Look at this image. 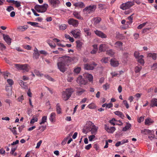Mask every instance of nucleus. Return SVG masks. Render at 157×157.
I'll list each match as a JSON object with an SVG mask.
<instances>
[{
    "mask_svg": "<svg viewBox=\"0 0 157 157\" xmlns=\"http://www.w3.org/2000/svg\"><path fill=\"white\" fill-rule=\"evenodd\" d=\"M85 69L87 70H93L94 68V67L92 66V65L85 64L84 65Z\"/></svg>",
    "mask_w": 157,
    "mask_h": 157,
    "instance_id": "21",
    "label": "nucleus"
},
{
    "mask_svg": "<svg viewBox=\"0 0 157 157\" xmlns=\"http://www.w3.org/2000/svg\"><path fill=\"white\" fill-rule=\"evenodd\" d=\"M40 6V13H44L45 12L48 7V5L47 4H44L43 5Z\"/></svg>",
    "mask_w": 157,
    "mask_h": 157,
    "instance_id": "16",
    "label": "nucleus"
},
{
    "mask_svg": "<svg viewBox=\"0 0 157 157\" xmlns=\"http://www.w3.org/2000/svg\"><path fill=\"white\" fill-rule=\"evenodd\" d=\"M71 62L72 61H73V63H75L76 62L78 59V58L77 56H74L72 57H71Z\"/></svg>",
    "mask_w": 157,
    "mask_h": 157,
    "instance_id": "43",
    "label": "nucleus"
},
{
    "mask_svg": "<svg viewBox=\"0 0 157 157\" xmlns=\"http://www.w3.org/2000/svg\"><path fill=\"white\" fill-rule=\"evenodd\" d=\"M58 68L63 73L65 72L67 69L66 66V65L60 61H58L57 63Z\"/></svg>",
    "mask_w": 157,
    "mask_h": 157,
    "instance_id": "5",
    "label": "nucleus"
},
{
    "mask_svg": "<svg viewBox=\"0 0 157 157\" xmlns=\"http://www.w3.org/2000/svg\"><path fill=\"white\" fill-rule=\"evenodd\" d=\"M73 91L71 89H67L62 92V98L65 100H67L70 98Z\"/></svg>",
    "mask_w": 157,
    "mask_h": 157,
    "instance_id": "1",
    "label": "nucleus"
},
{
    "mask_svg": "<svg viewBox=\"0 0 157 157\" xmlns=\"http://www.w3.org/2000/svg\"><path fill=\"white\" fill-rule=\"evenodd\" d=\"M3 38L4 40L9 45H10L11 43V39L8 35H3Z\"/></svg>",
    "mask_w": 157,
    "mask_h": 157,
    "instance_id": "15",
    "label": "nucleus"
},
{
    "mask_svg": "<svg viewBox=\"0 0 157 157\" xmlns=\"http://www.w3.org/2000/svg\"><path fill=\"white\" fill-rule=\"evenodd\" d=\"M154 122L153 121L148 118L145 120V124L146 125H149Z\"/></svg>",
    "mask_w": 157,
    "mask_h": 157,
    "instance_id": "27",
    "label": "nucleus"
},
{
    "mask_svg": "<svg viewBox=\"0 0 157 157\" xmlns=\"http://www.w3.org/2000/svg\"><path fill=\"white\" fill-rule=\"evenodd\" d=\"M147 23V22L144 23L143 24H141L140 25L137 27V28L138 29H142L143 27H144L145 25H146Z\"/></svg>",
    "mask_w": 157,
    "mask_h": 157,
    "instance_id": "57",
    "label": "nucleus"
},
{
    "mask_svg": "<svg viewBox=\"0 0 157 157\" xmlns=\"http://www.w3.org/2000/svg\"><path fill=\"white\" fill-rule=\"evenodd\" d=\"M67 28V26L65 24H63L59 26L60 29L61 30H64Z\"/></svg>",
    "mask_w": 157,
    "mask_h": 157,
    "instance_id": "52",
    "label": "nucleus"
},
{
    "mask_svg": "<svg viewBox=\"0 0 157 157\" xmlns=\"http://www.w3.org/2000/svg\"><path fill=\"white\" fill-rule=\"evenodd\" d=\"M109 61V59L108 57H103L101 60V61L102 63H107Z\"/></svg>",
    "mask_w": 157,
    "mask_h": 157,
    "instance_id": "47",
    "label": "nucleus"
},
{
    "mask_svg": "<svg viewBox=\"0 0 157 157\" xmlns=\"http://www.w3.org/2000/svg\"><path fill=\"white\" fill-rule=\"evenodd\" d=\"M34 73L36 74V75L38 76H40V77H42L43 75V74H40L39 72L38 71H34Z\"/></svg>",
    "mask_w": 157,
    "mask_h": 157,
    "instance_id": "63",
    "label": "nucleus"
},
{
    "mask_svg": "<svg viewBox=\"0 0 157 157\" xmlns=\"http://www.w3.org/2000/svg\"><path fill=\"white\" fill-rule=\"evenodd\" d=\"M47 119V117L46 116H44L42 117L41 119V121L40 123V124H44L46 122Z\"/></svg>",
    "mask_w": 157,
    "mask_h": 157,
    "instance_id": "37",
    "label": "nucleus"
},
{
    "mask_svg": "<svg viewBox=\"0 0 157 157\" xmlns=\"http://www.w3.org/2000/svg\"><path fill=\"white\" fill-rule=\"evenodd\" d=\"M95 33L99 37L102 38H105L107 37V36L102 32L98 30L94 31Z\"/></svg>",
    "mask_w": 157,
    "mask_h": 157,
    "instance_id": "8",
    "label": "nucleus"
},
{
    "mask_svg": "<svg viewBox=\"0 0 157 157\" xmlns=\"http://www.w3.org/2000/svg\"><path fill=\"white\" fill-rule=\"evenodd\" d=\"M28 23L30 24L32 26H36V27H41L40 26L37 25H38V23L37 22H28Z\"/></svg>",
    "mask_w": 157,
    "mask_h": 157,
    "instance_id": "40",
    "label": "nucleus"
},
{
    "mask_svg": "<svg viewBox=\"0 0 157 157\" xmlns=\"http://www.w3.org/2000/svg\"><path fill=\"white\" fill-rule=\"evenodd\" d=\"M34 8L38 12L40 13V6L36 5L34 7Z\"/></svg>",
    "mask_w": 157,
    "mask_h": 157,
    "instance_id": "49",
    "label": "nucleus"
},
{
    "mask_svg": "<svg viewBox=\"0 0 157 157\" xmlns=\"http://www.w3.org/2000/svg\"><path fill=\"white\" fill-rule=\"evenodd\" d=\"M86 77L90 82L92 81L93 80V76L90 74H87L86 75Z\"/></svg>",
    "mask_w": 157,
    "mask_h": 157,
    "instance_id": "36",
    "label": "nucleus"
},
{
    "mask_svg": "<svg viewBox=\"0 0 157 157\" xmlns=\"http://www.w3.org/2000/svg\"><path fill=\"white\" fill-rule=\"evenodd\" d=\"M28 27L27 25H25L23 26H19L17 29L19 31H24L28 28Z\"/></svg>",
    "mask_w": 157,
    "mask_h": 157,
    "instance_id": "25",
    "label": "nucleus"
},
{
    "mask_svg": "<svg viewBox=\"0 0 157 157\" xmlns=\"http://www.w3.org/2000/svg\"><path fill=\"white\" fill-rule=\"evenodd\" d=\"M114 53V52L112 50H109L106 51V54L109 56H113Z\"/></svg>",
    "mask_w": 157,
    "mask_h": 157,
    "instance_id": "48",
    "label": "nucleus"
},
{
    "mask_svg": "<svg viewBox=\"0 0 157 157\" xmlns=\"http://www.w3.org/2000/svg\"><path fill=\"white\" fill-rule=\"evenodd\" d=\"M110 64L113 67H117L119 64L118 61L115 59H112L110 60Z\"/></svg>",
    "mask_w": 157,
    "mask_h": 157,
    "instance_id": "14",
    "label": "nucleus"
},
{
    "mask_svg": "<svg viewBox=\"0 0 157 157\" xmlns=\"http://www.w3.org/2000/svg\"><path fill=\"white\" fill-rule=\"evenodd\" d=\"M134 5V2H128L122 4L120 6V8L124 10L128 9Z\"/></svg>",
    "mask_w": 157,
    "mask_h": 157,
    "instance_id": "4",
    "label": "nucleus"
},
{
    "mask_svg": "<svg viewBox=\"0 0 157 157\" xmlns=\"http://www.w3.org/2000/svg\"><path fill=\"white\" fill-rule=\"evenodd\" d=\"M105 129L109 133H113L115 131L116 128L114 127H109L106 124L105 125Z\"/></svg>",
    "mask_w": 157,
    "mask_h": 157,
    "instance_id": "12",
    "label": "nucleus"
},
{
    "mask_svg": "<svg viewBox=\"0 0 157 157\" xmlns=\"http://www.w3.org/2000/svg\"><path fill=\"white\" fill-rule=\"evenodd\" d=\"M65 36L66 38L68 39L71 42H74V39L70 36L69 35L66 34L65 35Z\"/></svg>",
    "mask_w": 157,
    "mask_h": 157,
    "instance_id": "42",
    "label": "nucleus"
},
{
    "mask_svg": "<svg viewBox=\"0 0 157 157\" xmlns=\"http://www.w3.org/2000/svg\"><path fill=\"white\" fill-rule=\"evenodd\" d=\"M96 9L95 5L89 6L86 7L83 10V12H86V14L94 12Z\"/></svg>",
    "mask_w": 157,
    "mask_h": 157,
    "instance_id": "3",
    "label": "nucleus"
},
{
    "mask_svg": "<svg viewBox=\"0 0 157 157\" xmlns=\"http://www.w3.org/2000/svg\"><path fill=\"white\" fill-rule=\"evenodd\" d=\"M87 124L90 126V130L91 133L93 134H95L97 132L98 128L94 125V124L91 122L89 121L88 122Z\"/></svg>",
    "mask_w": 157,
    "mask_h": 157,
    "instance_id": "6",
    "label": "nucleus"
},
{
    "mask_svg": "<svg viewBox=\"0 0 157 157\" xmlns=\"http://www.w3.org/2000/svg\"><path fill=\"white\" fill-rule=\"evenodd\" d=\"M56 109L57 113L58 114L62 113V109L59 103H57L56 105Z\"/></svg>",
    "mask_w": 157,
    "mask_h": 157,
    "instance_id": "26",
    "label": "nucleus"
},
{
    "mask_svg": "<svg viewBox=\"0 0 157 157\" xmlns=\"http://www.w3.org/2000/svg\"><path fill=\"white\" fill-rule=\"evenodd\" d=\"M123 103L126 106V108L127 109H128L129 107V105L128 104V103L127 101L126 100H124L123 101Z\"/></svg>",
    "mask_w": 157,
    "mask_h": 157,
    "instance_id": "64",
    "label": "nucleus"
},
{
    "mask_svg": "<svg viewBox=\"0 0 157 157\" xmlns=\"http://www.w3.org/2000/svg\"><path fill=\"white\" fill-rule=\"evenodd\" d=\"M145 130V131L146 132V133L147 134H148L149 135H152V134H153L154 132L153 130L151 131L147 129H146Z\"/></svg>",
    "mask_w": 157,
    "mask_h": 157,
    "instance_id": "60",
    "label": "nucleus"
},
{
    "mask_svg": "<svg viewBox=\"0 0 157 157\" xmlns=\"http://www.w3.org/2000/svg\"><path fill=\"white\" fill-rule=\"evenodd\" d=\"M131 125L129 123H127L125 127H124L123 128L122 131H125L128 130L131 127Z\"/></svg>",
    "mask_w": 157,
    "mask_h": 157,
    "instance_id": "33",
    "label": "nucleus"
},
{
    "mask_svg": "<svg viewBox=\"0 0 157 157\" xmlns=\"http://www.w3.org/2000/svg\"><path fill=\"white\" fill-rule=\"evenodd\" d=\"M103 87L105 90H106L110 87V84L106 83L103 85Z\"/></svg>",
    "mask_w": 157,
    "mask_h": 157,
    "instance_id": "44",
    "label": "nucleus"
},
{
    "mask_svg": "<svg viewBox=\"0 0 157 157\" xmlns=\"http://www.w3.org/2000/svg\"><path fill=\"white\" fill-rule=\"evenodd\" d=\"M19 83L23 88L24 89H26L27 88V86L25 84L24 82L22 80L19 81Z\"/></svg>",
    "mask_w": 157,
    "mask_h": 157,
    "instance_id": "35",
    "label": "nucleus"
},
{
    "mask_svg": "<svg viewBox=\"0 0 157 157\" xmlns=\"http://www.w3.org/2000/svg\"><path fill=\"white\" fill-rule=\"evenodd\" d=\"M22 64H14L15 67L18 70H21Z\"/></svg>",
    "mask_w": 157,
    "mask_h": 157,
    "instance_id": "55",
    "label": "nucleus"
},
{
    "mask_svg": "<svg viewBox=\"0 0 157 157\" xmlns=\"http://www.w3.org/2000/svg\"><path fill=\"white\" fill-rule=\"evenodd\" d=\"M68 23L69 24L72 25L74 27H77L78 25V23L77 20L71 18L68 20Z\"/></svg>",
    "mask_w": 157,
    "mask_h": 157,
    "instance_id": "9",
    "label": "nucleus"
},
{
    "mask_svg": "<svg viewBox=\"0 0 157 157\" xmlns=\"http://www.w3.org/2000/svg\"><path fill=\"white\" fill-rule=\"evenodd\" d=\"M133 14L128 17L127 18V19L129 21V22H128V23L129 24H131L132 22V20L133 19V17H132V16Z\"/></svg>",
    "mask_w": 157,
    "mask_h": 157,
    "instance_id": "56",
    "label": "nucleus"
},
{
    "mask_svg": "<svg viewBox=\"0 0 157 157\" xmlns=\"http://www.w3.org/2000/svg\"><path fill=\"white\" fill-rule=\"evenodd\" d=\"M74 5L75 7L82 8L85 7V5L82 2H78L74 3Z\"/></svg>",
    "mask_w": 157,
    "mask_h": 157,
    "instance_id": "18",
    "label": "nucleus"
},
{
    "mask_svg": "<svg viewBox=\"0 0 157 157\" xmlns=\"http://www.w3.org/2000/svg\"><path fill=\"white\" fill-rule=\"evenodd\" d=\"M142 67L141 66L138 67L136 66L135 67V70L136 73L139 72L142 69Z\"/></svg>",
    "mask_w": 157,
    "mask_h": 157,
    "instance_id": "50",
    "label": "nucleus"
},
{
    "mask_svg": "<svg viewBox=\"0 0 157 157\" xmlns=\"http://www.w3.org/2000/svg\"><path fill=\"white\" fill-rule=\"evenodd\" d=\"M85 91V90L81 88H79L78 90L77 94V95H80L82 94Z\"/></svg>",
    "mask_w": 157,
    "mask_h": 157,
    "instance_id": "41",
    "label": "nucleus"
},
{
    "mask_svg": "<svg viewBox=\"0 0 157 157\" xmlns=\"http://www.w3.org/2000/svg\"><path fill=\"white\" fill-rule=\"evenodd\" d=\"M7 81L8 84L11 87L13 84V82L12 79H7Z\"/></svg>",
    "mask_w": 157,
    "mask_h": 157,
    "instance_id": "54",
    "label": "nucleus"
},
{
    "mask_svg": "<svg viewBox=\"0 0 157 157\" xmlns=\"http://www.w3.org/2000/svg\"><path fill=\"white\" fill-rule=\"evenodd\" d=\"M39 52H34L33 54V58L36 59H37L39 58Z\"/></svg>",
    "mask_w": 157,
    "mask_h": 157,
    "instance_id": "38",
    "label": "nucleus"
},
{
    "mask_svg": "<svg viewBox=\"0 0 157 157\" xmlns=\"http://www.w3.org/2000/svg\"><path fill=\"white\" fill-rule=\"evenodd\" d=\"M151 106L152 107L157 106V99L155 98L152 99L151 101Z\"/></svg>",
    "mask_w": 157,
    "mask_h": 157,
    "instance_id": "24",
    "label": "nucleus"
},
{
    "mask_svg": "<svg viewBox=\"0 0 157 157\" xmlns=\"http://www.w3.org/2000/svg\"><path fill=\"white\" fill-rule=\"evenodd\" d=\"M13 4H15L16 6L17 7H19L21 6L20 2L17 1H15Z\"/></svg>",
    "mask_w": 157,
    "mask_h": 157,
    "instance_id": "58",
    "label": "nucleus"
},
{
    "mask_svg": "<svg viewBox=\"0 0 157 157\" xmlns=\"http://www.w3.org/2000/svg\"><path fill=\"white\" fill-rule=\"evenodd\" d=\"M21 70H22L24 72H28L29 69L28 67V65L27 64L22 65Z\"/></svg>",
    "mask_w": 157,
    "mask_h": 157,
    "instance_id": "20",
    "label": "nucleus"
},
{
    "mask_svg": "<svg viewBox=\"0 0 157 157\" xmlns=\"http://www.w3.org/2000/svg\"><path fill=\"white\" fill-rule=\"evenodd\" d=\"M88 107L90 109H93L95 107V105L93 103H91L89 105Z\"/></svg>",
    "mask_w": 157,
    "mask_h": 157,
    "instance_id": "53",
    "label": "nucleus"
},
{
    "mask_svg": "<svg viewBox=\"0 0 157 157\" xmlns=\"http://www.w3.org/2000/svg\"><path fill=\"white\" fill-rule=\"evenodd\" d=\"M71 33L72 34L73 36L76 38L79 37L81 35V31L77 29L71 31Z\"/></svg>",
    "mask_w": 157,
    "mask_h": 157,
    "instance_id": "7",
    "label": "nucleus"
},
{
    "mask_svg": "<svg viewBox=\"0 0 157 157\" xmlns=\"http://www.w3.org/2000/svg\"><path fill=\"white\" fill-rule=\"evenodd\" d=\"M77 82L78 83L82 85H85L87 82L86 80L83 79L81 76H79L78 78Z\"/></svg>",
    "mask_w": 157,
    "mask_h": 157,
    "instance_id": "11",
    "label": "nucleus"
},
{
    "mask_svg": "<svg viewBox=\"0 0 157 157\" xmlns=\"http://www.w3.org/2000/svg\"><path fill=\"white\" fill-rule=\"evenodd\" d=\"M81 70V68L80 67H76L75 68L74 72L75 73L78 74L79 73Z\"/></svg>",
    "mask_w": 157,
    "mask_h": 157,
    "instance_id": "34",
    "label": "nucleus"
},
{
    "mask_svg": "<svg viewBox=\"0 0 157 157\" xmlns=\"http://www.w3.org/2000/svg\"><path fill=\"white\" fill-rule=\"evenodd\" d=\"M77 48L78 50H80L82 47L83 43L79 40L76 41Z\"/></svg>",
    "mask_w": 157,
    "mask_h": 157,
    "instance_id": "28",
    "label": "nucleus"
},
{
    "mask_svg": "<svg viewBox=\"0 0 157 157\" xmlns=\"http://www.w3.org/2000/svg\"><path fill=\"white\" fill-rule=\"evenodd\" d=\"M10 88V86H6V90L7 91H10V93L8 94L7 95L8 96L10 95L11 94V88Z\"/></svg>",
    "mask_w": 157,
    "mask_h": 157,
    "instance_id": "51",
    "label": "nucleus"
},
{
    "mask_svg": "<svg viewBox=\"0 0 157 157\" xmlns=\"http://www.w3.org/2000/svg\"><path fill=\"white\" fill-rule=\"evenodd\" d=\"M56 114L55 113L52 112L50 115L49 120L51 122H53L56 118Z\"/></svg>",
    "mask_w": 157,
    "mask_h": 157,
    "instance_id": "23",
    "label": "nucleus"
},
{
    "mask_svg": "<svg viewBox=\"0 0 157 157\" xmlns=\"http://www.w3.org/2000/svg\"><path fill=\"white\" fill-rule=\"evenodd\" d=\"M117 121V120H116L115 118H113L111 120L109 121V122L113 125H115L116 124V123H114V121Z\"/></svg>",
    "mask_w": 157,
    "mask_h": 157,
    "instance_id": "62",
    "label": "nucleus"
},
{
    "mask_svg": "<svg viewBox=\"0 0 157 157\" xmlns=\"http://www.w3.org/2000/svg\"><path fill=\"white\" fill-rule=\"evenodd\" d=\"M114 114L118 116H119L120 117H121L122 118H123V117H124V116L123 114V113L119 111H116L114 112Z\"/></svg>",
    "mask_w": 157,
    "mask_h": 157,
    "instance_id": "31",
    "label": "nucleus"
},
{
    "mask_svg": "<svg viewBox=\"0 0 157 157\" xmlns=\"http://www.w3.org/2000/svg\"><path fill=\"white\" fill-rule=\"evenodd\" d=\"M114 45L116 47L121 50L122 48L123 43L120 41H118L114 44Z\"/></svg>",
    "mask_w": 157,
    "mask_h": 157,
    "instance_id": "19",
    "label": "nucleus"
},
{
    "mask_svg": "<svg viewBox=\"0 0 157 157\" xmlns=\"http://www.w3.org/2000/svg\"><path fill=\"white\" fill-rule=\"evenodd\" d=\"M83 31L85 33L87 36H90L91 35V33L90 32V29L88 28H84L83 29Z\"/></svg>",
    "mask_w": 157,
    "mask_h": 157,
    "instance_id": "30",
    "label": "nucleus"
},
{
    "mask_svg": "<svg viewBox=\"0 0 157 157\" xmlns=\"http://www.w3.org/2000/svg\"><path fill=\"white\" fill-rule=\"evenodd\" d=\"M51 40H47V43L49 45V46L52 48H54L56 47L55 44L52 45L51 43Z\"/></svg>",
    "mask_w": 157,
    "mask_h": 157,
    "instance_id": "39",
    "label": "nucleus"
},
{
    "mask_svg": "<svg viewBox=\"0 0 157 157\" xmlns=\"http://www.w3.org/2000/svg\"><path fill=\"white\" fill-rule=\"evenodd\" d=\"M48 1L50 5L54 7L60 3L59 0H48Z\"/></svg>",
    "mask_w": 157,
    "mask_h": 157,
    "instance_id": "10",
    "label": "nucleus"
},
{
    "mask_svg": "<svg viewBox=\"0 0 157 157\" xmlns=\"http://www.w3.org/2000/svg\"><path fill=\"white\" fill-rule=\"evenodd\" d=\"M73 14L74 16L77 19L82 20V18L81 16L79 14L76 12H73Z\"/></svg>",
    "mask_w": 157,
    "mask_h": 157,
    "instance_id": "29",
    "label": "nucleus"
},
{
    "mask_svg": "<svg viewBox=\"0 0 157 157\" xmlns=\"http://www.w3.org/2000/svg\"><path fill=\"white\" fill-rule=\"evenodd\" d=\"M46 128V126L41 125L39 127V129H40V131L42 132Z\"/></svg>",
    "mask_w": 157,
    "mask_h": 157,
    "instance_id": "59",
    "label": "nucleus"
},
{
    "mask_svg": "<svg viewBox=\"0 0 157 157\" xmlns=\"http://www.w3.org/2000/svg\"><path fill=\"white\" fill-rule=\"evenodd\" d=\"M71 57L67 56H64L59 57L58 61L62 62L67 66H68L71 63Z\"/></svg>",
    "mask_w": 157,
    "mask_h": 157,
    "instance_id": "2",
    "label": "nucleus"
},
{
    "mask_svg": "<svg viewBox=\"0 0 157 157\" xmlns=\"http://www.w3.org/2000/svg\"><path fill=\"white\" fill-rule=\"evenodd\" d=\"M157 54L155 53H150L147 54V57H151L153 59L155 60L157 58Z\"/></svg>",
    "mask_w": 157,
    "mask_h": 157,
    "instance_id": "22",
    "label": "nucleus"
},
{
    "mask_svg": "<svg viewBox=\"0 0 157 157\" xmlns=\"http://www.w3.org/2000/svg\"><path fill=\"white\" fill-rule=\"evenodd\" d=\"M128 140L127 139H123L121 141H118L115 144V145L116 147H117L120 145H122L124 144L128 143Z\"/></svg>",
    "mask_w": 157,
    "mask_h": 157,
    "instance_id": "17",
    "label": "nucleus"
},
{
    "mask_svg": "<svg viewBox=\"0 0 157 157\" xmlns=\"http://www.w3.org/2000/svg\"><path fill=\"white\" fill-rule=\"evenodd\" d=\"M10 129L14 135H17V132L16 131V127H14L13 128H10Z\"/></svg>",
    "mask_w": 157,
    "mask_h": 157,
    "instance_id": "45",
    "label": "nucleus"
},
{
    "mask_svg": "<svg viewBox=\"0 0 157 157\" xmlns=\"http://www.w3.org/2000/svg\"><path fill=\"white\" fill-rule=\"evenodd\" d=\"M44 77H45V78H46L50 81H54V79L53 78L50 77L48 75H44Z\"/></svg>",
    "mask_w": 157,
    "mask_h": 157,
    "instance_id": "61",
    "label": "nucleus"
},
{
    "mask_svg": "<svg viewBox=\"0 0 157 157\" xmlns=\"http://www.w3.org/2000/svg\"><path fill=\"white\" fill-rule=\"evenodd\" d=\"M38 119L37 117L35 116H34L33 118L31 120L30 123L31 124H34L35 122L37 121Z\"/></svg>",
    "mask_w": 157,
    "mask_h": 157,
    "instance_id": "32",
    "label": "nucleus"
},
{
    "mask_svg": "<svg viewBox=\"0 0 157 157\" xmlns=\"http://www.w3.org/2000/svg\"><path fill=\"white\" fill-rule=\"evenodd\" d=\"M94 23L97 24L101 20V19L99 17H97L94 19Z\"/></svg>",
    "mask_w": 157,
    "mask_h": 157,
    "instance_id": "46",
    "label": "nucleus"
},
{
    "mask_svg": "<svg viewBox=\"0 0 157 157\" xmlns=\"http://www.w3.org/2000/svg\"><path fill=\"white\" fill-rule=\"evenodd\" d=\"M108 48V46L105 44H103L99 45V50L100 52H104Z\"/></svg>",
    "mask_w": 157,
    "mask_h": 157,
    "instance_id": "13",
    "label": "nucleus"
}]
</instances>
